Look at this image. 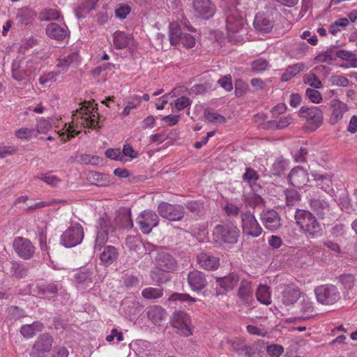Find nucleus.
<instances>
[{"label": "nucleus", "mask_w": 357, "mask_h": 357, "mask_svg": "<svg viewBox=\"0 0 357 357\" xmlns=\"http://www.w3.org/2000/svg\"><path fill=\"white\" fill-rule=\"evenodd\" d=\"M335 54H336L337 57H338L342 60L349 61H357L356 55L349 51L341 50L337 51Z\"/></svg>", "instance_id": "69168bd1"}, {"label": "nucleus", "mask_w": 357, "mask_h": 357, "mask_svg": "<svg viewBox=\"0 0 357 357\" xmlns=\"http://www.w3.org/2000/svg\"><path fill=\"white\" fill-rule=\"evenodd\" d=\"M314 180L317 183V185L321 189L326 192H328L332 185V177L331 173H314L312 174Z\"/></svg>", "instance_id": "473e14b6"}, {"label": "nucleus", "mask_w": 357, "mask_h": 357, "mask_svg": "<svg viewBox=\"0 0 357 357\" xmlns=\"http://www.w3.org/2000/svg\"><path fill=\"white\" fill-rule=\"evenodd\" d=\"M331 107L332 112L329 121L335 125L343 118L344 113L348 111V106L340 100L335 99L331 102Z\"/></svg>", "instance_id": "4be33fe9"}, {"label": "nucleus", "mask_w": 357, "mask_h": 357, "mask_svg": "<svg viewBox=\"0 0 357 357\" xmlns=\"http://www.w3.org/2000/svg\"><path fill=\"white\" fill-rule=\"evenodd\" d=\"M245 202L252 208L261 206L264 203L263 198L253 192H250L245 195Z\"/></svg>", "instance_id": "79ce46f5"}, {"label": "nucleus", "mask_w": 357, "mask_h": 357, "mask_svg": "<svg viewBox=\"0 0 357 357\" xmlns=\"http://www.w3.org/2000/svg\"><path fill=\"white\" fill-rule=\"evenodd\" d=\"M261 219L266 229L270 231H275L280 227V217L274 210L263 211Z\"/></svg>", "instance_id": "aec40b11"}, {"label": "nucleus", "mask_w": 357, "mask_h": 357, "mask_svg": "<svg viewBox=\"0 0 357 357\" xmlns=\"http://www.w3.org/2000/svg\"><path fill=\"white\" fill-rule=\"evenodd\" d=\"M240 236V230L232 224L216 225L213 231V239L218 243L235 244Z\"/></svg>", "instance_id": "20e7f679"}, {"label": "nucleus", "mask_w": 357, "mask_h": 357, "mask_svg": "<svg viewBox=\"0 0 357 357\" xmlns=\"http://www.w3.org/2000/svg\"><path fill=\"white\" fill-rule=\"evenodd\" d=\"M47 35L54 40H63L68 35V30L66 26H61L56 23H50L46 28Z\"/></svg>", "instance_id": "bb28decb"}, {"label": "nucleus", "mask_w": 357, "mask_h": 357, "mask_svg": "<svg viewBox=\"0 0 357 357\" xmlns=\"http://www.w3.org/2000/svg\"><path fill=\"white\" fill-rule=\"evenodd\" d=\"M253 24L257 30L264 33L271 31L273 27V21L264 14H257Z\"/></svg>", "instance_id": "7c9ffc66"}, {"label": "nucleus", "mask_w": 357, "mask_h": 357, "mask_svg": "<svg viewBox=\"0 0 357 357\" xmlns=\"http://www.w3.org/2000/svg\"><path fill=\"white\" fill-rule=\"evenodd\" d=\"M292 122V118L290 116H283L279 121H272L269 122V126L272 128L283 129L288 126Z\"/></svg>", "instance_id": "603ef678"}, {"label": "nucleus", "mask_w": 357, "mask_h": 357, "mask_svg": "<svg viewBox=\"0 0 357 357\" xmlns=\"http://www.w3.org/2000/svg\"><path fill=\"white\" fill-rule=\"evenodd\" d=\"M136 223L143 234H149L153 228L158 225L159 218L155 212L151 210H144L137 216Z\"/></svg>", "instance_id": "9d476101"}, {"label": "nucleus", "mask_w": 357, "mask_h": 357, "mask_svg": "<svg viewBox=\"0 0 357 357\" xmlns=\"http://www.w3.org/2000/svg\"><path fill=\"white\" fill-rule=\"evenodd\" d=\"M340 282L347 289H351L357 282V275L354 276L351 274H345L340 277Z\"/></svg>", "instance_id": "6e6d98bb"}, {"label": "nucleus", "mask_w": 357, "mask_h": 357, "mask_svg": "<svg viewBox=\"0 0 357 357\" xmlns=\"http://www.w3.org/2000/svg\"><path fill=\"white\" fill-rule=\"evenodd\" d=\"M303 82H305V84H309L314 89H320L322 87L321 80L317 77V76L314 73L312 72L304 75Z\"/></svg>", "instance_id": "09e8293b"}, {"label": "nucleus", "mask_w": 357, "mask_h": 357, "mask_svg": "<svg viewBox=\"0 0 357 357\" xmlns=\"http://www.w3.org/2000/svg\"><path fill=\"white\" fill-rule=\"evenodd\" d=\"M300 116L306 119L307 128L310 131H314L323 123L324 116L322 111L317 107H302L299 111Z\"/></svg>", "instance_id": "6e6552de"}, {"label": "nucleus", "mask_w": 357, "mask_h": 357, "mask_svg": "<svg viewBox=\"0 0 357 357\" xmlns=\"http://www.w3.org/2000/svg\"><path fill=\"white\" fill-rule=\"evenodd\" d=\"M311 209L320 218H324L326 215H328L331 207L325 199L315 198L310 201Z\"/></svg>", "instance_id": "a878e982"}, {"label": "nucleus", "mask_w": 357, "mask_h": 357, "mask_svg": "<svg viewBox=\"0 0 357 357\" xmlns=\"http://www.w3.org/2000/svg\"><path fill=\"white\" fill-rule=\"evenodd\" d=\"M15 137L21 140H29L37 136V132L34 128H21L15 132Z\"/></svg>", "instance_id": "a19ab883"}, {"label": "nucleus", "mask_w": 357, "mask_h": 357, "mask_svg": "<svg viewBox=\"0 0 357 357\" xmlns=\"http://www.w3.org/2000/svg\"><path fill=\"white\" fill-rule=\"evenodd\" d=\"M171 324L176 333L180 335L189 337L192 334L190 317L185 312L181 310L174 312Z\"/></svg>", "instance_id": "0eeeda50"}, {"label": "nucleus", "mask_w": 357, "mask_h": 357, "mask_svg": "<svg viewBox=\"0 0 357 357\" xmlns=\"http://www.w3.org/2000/svg\"><path fill=\"white\" fill-rule=\"evenodd\" d=\"M80 63L79 56L77 52H72L64 56H61L56 60V67L59 71L65 72L70 67H77Z\"/></svg>", "instance_id": "5701e85b"}, {"label": "nucleus", "mask_w": 357, "mask_h": 357, "mask_svg": "<svg viewBox=\"0 0 357 357\" xmlns=\"http://www.w3.org/2000/svg\"><path fill=\"white\" fill-rule=\"evenodd\" d=\"M301 309L303 312H312L314 311V304L310 298L303 296L301 302Z\"/></svg>", "instance_id": "e2e57ef3"}, {"label": "nucleus", "mask_w": 357, "mask_h": 357, "mask_svg": "<svg viewBox=\"0 0 357 357\" xmlns=\"http://www.w3.org/2000/svg\"><path fill=\"white\" fill-rule=\"evenodd\" d=\"M168 301L172 302L179 301L181 303L185 302L193 303L197 301V299L194 297H192L188 294L173 293L169 297Z\"/></svg>", "instance_id": "c03bdc74"}, {"label": "nucleus", "mask_w": 357, "mask_h": 357, "mask_svg": "<svg viewBox=\"0 0 357 357\" xmlns=\"http://www.w3.org/2000/svg\"><path fill=\"white\" fill-rule=\"evenodd\" d=\"M43 328V324L40 321H34L31 324L23 325L20 328L21 334L26 338H31Z\"/></svg>", "instance_id": "f704fd0d"}, {"label": "nucleus", "mask_w": 357, "mask_h": 357, "mask_svg": "<svg viewBox=\"0 0 357 357\" xmlns=\"http://www.w3.org/2000/svg\"><path fill=\"white\" fill-rule=\"evenodd\" d=\"M243 179L249 183L250 185H252V183H255L259 179V175L255 169L247 167L243 176Z\"/></svg>", "instance_id": "864d4df0"}, {"label": "nucleus", "mask_w": 357, "mask_h": 357, "mask_svg": "<svg viewBox=\"0 0 357 357\" xmlns=\"http://www.w3.org/2000/svg\"><path fill=\"white\" fill-rule=\"evenodd\" d=\"M107 158L122 162V154L120 149H109L105 152Z\"/></svg>", "instance_id": "0e129e2a"}, {"label": "nucleus", "mask_w": 357, "mask_h": 357, "mask_svg": "<svg viewBox=\"0 0 357 357\" xmlns=\"http://www.w3.org/2000/svg\"><path fill=\"white\" fill-rule=\"evenodd\" d=\"M266 351L270 356L279 357L284 351V349L280 345L271 344L267 347Z\"/></svg>", "instance_id": "338daca9"}, {"label": "nucleus", "mask_w": 357, "mask_h": 357, "mask_svg": "<svg viewBox=\"0 0 357 357\" xmlns=\"http://www.w3.org/2000/svg\"><path fill=\"white\" fill-rule=\"evenodd\" d=\"M280 301L285 306L294 305L302 296L301 289L294 283L281 285Z\"/></svg>", "instance_id": "ddd939ff"}, {"label": "nucleus", "mask_w": 357, "mask_h": 357, "mask_svg": "<svg viewBox=\"0 0 357 357\" xmlns=\"http://www.w3.org/2000/svg\"><path fill=\"white\" fill-rule=\"evenodd\" d=\"M164 293L162 287H146L142 291L143 298L149 300L158 299L162 297Z\"/></svg>", "instance_id": "58836bf2"}, {"label": "nucleus", "mask_w": 357, "mask_h": 357, "mask_svg": "<svg viewBox=\"0 0 357 357\" xmlns=\"http://www.w3.org/2000/svg\"><path fill=\"white\" fill-rule=\"evenodd\" d=\"M40 17L42 20H56L59 18L60 13L55 8L45 9L40 13Z\"/></svg>", "instance_id": "8fccbe9b"}, {"label": "nucleus", "mask_w": 357, "mask_h": 357, "mask_svg": "<svg viewBox=\"0 0 357 357\" xmlns=\"http://www.w3.org/2000/svg\"><path fill=\"white\" fill-rule=\"evenodd\" d=\"M242 229L244 234L252 237H258L262 232V228L250 212L241 214Z\"/></svg>", "instance_id": "dca6fc26"}, {"label": "nucleus", "mask_w": 357, "mask_h": 357, "mask_svg": "<svg viewBox=\"0 0 357 357\" xmlns=\"http://www.w3.org/2000/svg\"><path fill=\"white\" fill-rule=\"evenodd\" d=\"M141 104V96L138 95H134L131 97V100H129L125 107L122 114L124 116H127L130 114L132 109H136Z\"/></svg>", "instance_id": "a18cd8bd"}, {"label": "nucleus", "mask_w": 357, "mask_h": 357, "mask_svg": "<svg viewBox=\"0 0 357 357\" xmlns=\"http://www.w3.org/2000/svg\"><path fill=\"white\" fill-rule=\"evenodd\" d=\"M328 82L332 86L347 87L349 85V80L342 75H332L328 79Z\"/></svg>", "instance_id": "3c124183"}, {"label": "nucleus", "mask_w": 357, "mask_h": 357, "mask_svg": "<svg viewBox=\"0 0 357 357\" xmlns=\"http://www.w3.org/2000/svg\"><path fill=\"white\" fill-rule=\"evenodd\" d=\"M84 238V229L77 223L69 227L61 235V243L66 248L79 244Z\"/></svg>", "instance_id": "1a4fd4ad"}, {"label": "nucleus", "mask_w": 357, "mask_h": 357, "mask_svg": "<svg viewBox=\"0 0 357 357\" xmlns=\"http://www.w3.org/2000/svg\"><path fill=\"white\" fill-rule=\"evenodd\" d=\"M169 38L172 45L182 44L187 49L193 47L196 43L195 38L189 33L181 32L180 26L175 22L169 24Z\"/></svg>", "instance_id": "423d86ee"}, {"label": "nucleus", "mask_w": 357, "mask_h": 357, "mask_svg": "<svg viewBox=\"0 0 357 357\" xmlns=\"http://www.w3.org/2000/svg\"><path fill=\"white\" fill-rule=\"evenodd\" d=\"M36 178L52 187L57 186L61 182V179L54 175L52 172L38 174L36 176Z\"/></svg>", "instance_id": "ea45409f"}, {"label": "nucleus", "mask_w": 357, "mask_h": 357, "mask_svg": "<svg viewBox=\"0 0 357 357\" xmlns=\"http://www.w3.org/2000/svg\"><path fill=\"white\" fill-rule=\"evenodd\" d=\"M296 224L310 238H317L322 234V227L315 216L308 211L298 209L295 213Z\"/></svg>", "instance_id": "f03ea898"}, {"label": "nucleus", "mask_w": 357, "mask_h": 357, "mask_svg": "<svg viewBox=\"0 0 357 357\" xmlns=\"http://www.w3.org/2000/svg\"><path fill=\"white\" fill-rule=\"evenodd\" d=\"M197 262L203 269L215 271L220 265V259L211 254L202 252L197 256Z\"/></svg>", "instance_id": "6ab92c4d"}, {"label": "nucleus", "mask_w": 357, "mask_h": 357, "mask_svg": "<svg viewBox=\"0 0 357 357\" xmlns=\"http://www.w3.org/2000/svg\"><path fill=\"white\" fill-rule=\"evenodd\" d=\"M188 283L192 290L200 291L206 286L207 282L202 272L195 270L188 273Z\"/></svg>", "instance_id": "b1692460"}, {"label": "nucleus", "mask_w": 357, "mask_h": 357, "mask_svg": "<svg viewBox=\"0 0 357 357\" xmlns=\"http://www.w3.org/2000/svg\"><path fill=\"white\" fill-rule=\"evenodd\" d=\"M60 74V71H50L45 73L39 77V83L44 86H50L52 83L56 81V77Z\"/></svg>", "instance_id": "37998d69"}, {"label": "nucleus", "mask_w": 357, "mask_h": 357, "mask_svg": "<svg viewBox=\"0 0 357 357\" xmlns=\"http://www.w3.org/2000/svg\"><path fill=\"white\" fill-rule=\"evenodd\" d=\"M13 247L17 255L24 260L30 259L35 254L36 248L33 243L22 236L15 238Z\"/></svg>", "instance_id": "f8f14e48"}, {"label": "nucleus", "mask_w": 357, "mask_h": 357, "mask_svg": "<svg viewBox=\"0 0 357 357\" xmlns=\"http://www.w3.org/2000/svg\"><path fill=\"white\" fill-rule=\"evenodd\" d=\"M12 75L15 79L22 81L25 78L26 73L18 64L13 63L12 66Z\"/></svg>", "instance_id": "052dcab7"}, {"label": "nucleus", "mask_w": 357, "mask_h": 357, "mask_svg": "<svg viewBox=\"0 0 357 357\" xmlns=\"http://www.w3.org/2000/svg\"><path fill=\"white\" fill-rule=\"evenodd\" d=\"M158 213L162 218L168 220L179 221L184 216L185 209L181 205L161 202L158 206Z\"/></svg>", "instance_id": "9b49d317"}, {"label": "nucleus", "mask_w": 357, "mask_h": 357, "mask_svg": "<svg viewBox=\"0 0 357 357\" xmlns=\"http://www.w3.org/2000/svg\"><path fill=\"white\" fill-rule=\"evenodd\" d=\"M4 271L7 274L21 279L27 275V268L20 261H9L3 266Z\"/></svg>", "instance_id": "393cba45"}, {"label": "nucleus", "mask_w": 357, "mask_h": 357, "mask_svg": "<svg viewBox=\"0 0 357 357\" xmlns=\"http://www.w3.org/2000/svg\"><path fill=\"white\" fill-rule=\"evenodd\" d=\"M191 105V100L186 96H181L175 102V107L177 110L181 111Z\"/></svg>", "instance_id": "774afa93"}, {"label": "nucleus", "mask_w": 357, "mask_h": 357, "mask_svg": "<svg viewBox=\"0 0 357 357\" xmlns=\"http://www.w3.org/2000/svg\"><path fill=\"white\" fill-rule=\"evenodd\" d=\"M245 26V20L241 13L236 10H230L227 16L226 26L229 40L234 43L242 40L238 34L243 31Z\"/></svg>", "instance_id": "7ed1b4c3"}, {"label": "nucleus", "mask_w": 357, "mask_h": 357, "mask_svg": "<svg viewBox=\"0 0 357 357\" xmlns=\"http://www.w3.org/2000/svg\"><path fill=\"white\" fill-rule=\"evenodd\" d=\"M98 108L90 102H84V105L76 109L73 114L70 123L58 132L63 142H66L80 133L81 128H89L99 129L102 127L101 121L98 112Z\"/></svg>", "instance_id": "f257e3e1"}, {"label": "nucleus", "mask_w": 357, "mask_h": 357, "mask_svg": "<svg viewBox=\"0 0 357 357\" xmlns=\"http://www.w3.org/2000/svg\"><path fill=\"white\" fill-rule=\"evenodd\" d=\"M65 203L66 201L64 200H56V199H52V200H47V201H40V202H36L32 205H29L27 206V210H33V209H36V208H43V207H46V206H52L56 203Z\"/></svg>", "instance_id": "4d7b16f0"}, {"label": "nucleus", "mask_w": 357, "mask_h": 357, "mask_svg": "<svg viewBox=\"0 0 357 357\" xmlns=\"http://www.w3.org/2000/svg\"><path fill=\"white\" fill-rule=\"evenodd\" d=\"M305 67L303 63H298L287 68L285 72L282 75V81H287L296 76L301 72L305 70Z\"/></svg>", "instance_id": "4c0bfd02"}, {"label": "nucleus", "mask_w": 357, "mask_h": 357, "mask_svg": "<svg viewBox=\"0 0 357 357\" xmlns=\"http://www.w3.org/2000/svg\"><path fill=\"white\" fill-rule=\"evenodd\" d=\"M119 257L117 249L112 245L103 247V250L100 255V260L102 265L108 266L113 264Z\"/></svg>", "instance_id": "cd10ccee"}, {"label": "nucleus", "mask_w": 357, "mask_h": 357, "mask_svg": "<svg viewBox=\"0 0 357 357\" xmlns=\"http://www.w3.org/2000/svg\"><path fill=\"white\" fill-rule=\"evenodd\" d=\"M147 316L149 319L154 324H160L165 319L167 316L166 310L160 305H153L150 307L147 310Z\"/></svg>", "instance_id": "2f4dec72"}, {"label": "nucleus", "mask_w": 357, "mask_h": 357, "mask_svg": "<svg viewBox=\"0 0 357 357\" xmlns=\"http://www.w3.org/2000/svg\"><path fill=\"white\" fill-rule=\"evenodd\" d=\"M252 293V283L246 280H242L237 293L242 302L245 304H250L253 301Z\"/></svg>", "instance_id": "c85d7f7f"}, {"label": "nucleus", "mask_w": 357, "mask_h": 357, "mask_svg": "<svg viewBox=\"0 0 357 357\" xmlns=\"http://www.w3.org/2000/svg\"><path fill=\"white\" fill-rule=\"evenodd\" d=\"M98 232L95 241V249H101L108 240V234L113 230L110 219L107 216L102 217L98 222Z\"/></svg>", "instance_id": "2eb2a0df"}, {"label": "nucleus", "mask_w": 357, "mask_h": 357, "mask_svg": "<svg viewBox=\"0 0 357 357\" xmlns=\"http://www.w3.org/2000/svg\"><path fill=\"white\" fill-rule=\"evenodd\" d=\"M132 37L122 31H116L112 36L113 46L116 50H123L128 46Z\"/></svg>", "instance_id": "c756f323"}, {"label": "nucleus", "mask_w": 357, "mask_h": 357, "mask_svg": "<svg viewBox=\"0 0 357 357\" xmlns=\"http://www.w3.org/2000/svg\"><path fill=\"white\" fill-rule=\"evenodd\" d=\"M51 129V125L47 120L44 119H40L36 126V132H37V135L39 133H46Z\"/></svg>", "instance_id": "680f3d73"}, {"label": "nucleus", "mask_w": 357, "mask_h": 357, "mask_svg": "<svg viewBox=\"0 0 357 357\" xmlns=\"http://www.w3.org/2000/svg\"><path fill=\"white\" fill-rule=\"evenodd\" d=\"M204 116L206 120L211 123H224L226 122L225 117L212 111H205Z\"/></svg>", "instance_id": "5fc2aeb1"}, {"label": "nucleus", "mask_w": 357, "mask_h": 357, "mask_svg": "<svg viewBox=\"0 0 357 357\" xmlns=\"http://www.w3.org/2000/svg\"><path fill=\"white\" fill-rule=\"evenodd\" d=\"M53 338L48 333L40 335L33 344L30 355L33 357H45L52 347Z\"/></svg>", "instance_id": "4468645a"}, {"label": "nucleus", "mask_w": 357, "mask_h": 357, "mask_svg": "<svg viewBox=\"0 0 357 357\" xmlns=\"http://www.w3.org/2000/svg\"><path fill=\"white\" fill-rule=\"evenodd\" d=\"M268 63L264 59H257L252 62V68L256 72H262L267 69Z\"/></svg>", "instance_id": "bf43d9fd"}, {"label": "nucleus", "mask_w": 357, "mask_h": 357, "mask_svg": "<svg viewBox=\"0 0 357 357\" xmlns=\"http://www.w3.org/2000/svg\"><path fill=\"white\" fill-rule=\"evenodd\" d=\"M314 294L317 302L322 305H333L340 299V293L333 284L319 285L315 287Z\"/></svg>", "instance_id": "39448f33"}, {"label": "nucleus", "mask_w": 357, "mask_h": 357, "mask_svg": "<svg viewBox=\"0 0 357 357\" xmlns=\"http://www.w3.org/2000/svg\"><path fill=\"white\" fill-rule=\"evenodd\" d=\"M155 266L161 271L172 272L176 266V260L167 253H159L155 258Z\"/></svg>", "instance_id": "412c9836"}, {"label": "nucleus", "mask_w": 357, "mask_h": 357, "mask_svg": "<svg viewBox=\"0 0 357 357\" xmlns=\"http://www.w3.org/2000/svg\"><path fill=\"white\" fill-rule=\"evenodd\" d=\"M195 15L203 20L212 17L215 11V5L211 0H192Z\"/></svg>", "instance_id": "f3484780"}, {"label": "nucleus", "mask_w": 357, "mask_h": 357, "mask_svg": "<svg viewBox=\"0 0 357 357\" xmlns=\"http://www.w3.org/2000/svg\"><path fill=\"white\" fill-rule=\"evenodd\" d=\"M256 297L259 302L264 305L271 303V294L268 286L260 284L256 291Z\"/></svg>", "instance_id": "e433bc0d"}, {"label": "nucleus", "mask_w": 357, "mask_h": 357, "mask_svg": "<svg viewBox=\"0 0 357 357\" xmlns=\"http://www.w3.org/2000/svg\"><path fill=\"white\" fill-rule=\"evenodd\" d=\"M288 179L293 186L300 188L307 183L308 174L303 167L298 166L291 169Z\"/></svg>", "instance_id": "a211bd4d"}, {"label": "nucleus", "mask_w": 357, "mask_h": 357, "mask_svg": "<svg viewBox=\"0 0 357 357\" xmlns=\"http://www.w3.org/2000/svg\"><path fill=\"white\" fill-rule=\"evenodd\" d=\"M305 94L313 103L318 104L322 101V96L320 92L315 89L307 88Z\"/></svg>", "instance_id": "13d9d810"}, {"label": "nucleus", "mask_w": 357, "mask_h": 357, "mask_svg": "<svg viewBox=\"0 0 357 357\" xmlns=\"http://www.w3.org/2000/svg\"><path fill=\"white\" fill-rule=\"evenodd\" d=\"M287 165V160H284L282 158H277L273 162L271 167L272 174L274 175H280L285 170Z\"/></svg>", "instance_id": "de8ad7c7"}, {"label": "nucleus", "mask_w": 357, "mask_h": 357, "mask_svg": "<svg viewBox=\"0 0 357 357\" xmlns=\"http://www.w3.org/2000/svg\"><path fill=\"white\" fill-rule=\"evenodd\" d=\"M122 162H130L134 158L137 157V153L134 150L132 146L129 144H126L121 150Z\"/></svg>", "instance_id": "49530a36"}, {"label": "nucleus", "mask_w": 357, "mask_h": 357, "mask_svg": "<svg viewBox=\"0 0 357 357\" xmlns=\"http://www.w3.org/2000/svg\"><path fill=\"white\" fill-rule=\"evenodd\" d=\"M116 227L129 229L132 227L130 211L123 210L119 212L115 218Z\"/></svg>", "instance_id": "c9c22d12"}, {"label": "nucleus", "mask_w": 357, "mask_h": 357, "mask_svg": "<svg viewBox=\"0 0 357 357\" xmlns=\"http://www.w3.org/2000/svg\"><path fill=\"white\" fill-rule=\"evenodd\" d=\"M218 284L225 291H229L234 288L239 281V277L236 273H232L223 278L216 280Z\"/></svg>", "instance_id": "72a5a7b5"}]
</instances>
